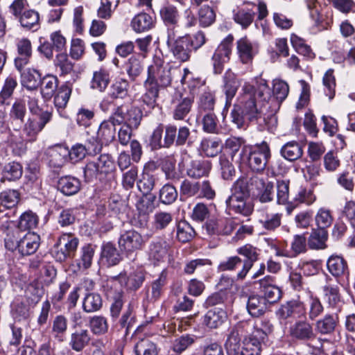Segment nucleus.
Returning a JSON list of instances; mask_svg holds the SVG:
<instances>
[{
  "label": "nucleus",
  "instance_id": "f257e3e1",
  "mask_svg": "<svg viewBox=\"0 0 355 355\" xmlns=\"http://www.w3.org/2000/svg\"><path fill=\"white\" fill-rule=\"evenodd\" d=\"M242 92L238 98L237 106L241 114L249 120H262L268 130L276 126V112L280 104L289 93L288 83L282 79L272 82V92L275 98L272 97L270 89L266 80L257 78L252 83H245Z\"/></svg>",
  "mask_w": 355,
  "mask_h": 355
},
{
  "label": "nucleus",
  "instance_id": "f03ea898",
  "mask_svg": "<svg viewBox=\"0 0 355 355\" xmlns=\"http://www.w3.org/2000/svg\"><path fill=\"white\" fill-rule=\"evenodd\" d=\"M262 328L256 329L252 334L243 339L245 329L243 323H238L230 330L225 343L227 355H260L261 342L272 331L273 326L268 321H262Z\"/></svg>",
  "mask_w": 355,
  "mask_h": 355
},
{
  "label": "nucleus",
  "instance_id": "7ed1b4c3",
  "mask_svg": "<svg viewBox=\"0 0 355 355\" xmlns=\"http://www.w3.org/2000/svg\"><path fill=\"white\" fill-rule=\"evenodd\" d=\"M271 157L268 144L263 141L254 145L244 146L236 163L248 166L254 172H262Z\"/></svg>",
  "mask_w": 355,
  "mask_h": 355
},
{
  "label": "nucleus",
  "instance_id": "20e7f679",
  "mask_svg": "<svg viewBox=\"0 0 355 355\" xmlns=\"http://www.w3.org/2000/svg\"><path fill=\"white\" fill-rule=\"evenodd\" d=\"M147 73V78L144 83L161 89L171 85L172 80L177 75H180L181 69L172 67L157 58L148 67Z\"/></svg>",
  "mask_w": 355,
  "mask_h": 355
},
{
  "label": "nucleus",
  "instance_id": "39448f33",
  "mask_svg": "<svg viewBox=\"0 0 355 355\" xmlns=\"http://www.w3.org/2000/svg\"><path fill=\"white\" fill-rule=\"evenodd\" d=\"M231 192V196L225 202L228 212L245 216H250L252 213L253 206L250 202L248 201L249 197L248 182L245 179H239L234 183Z\"/></svg>",
  "mask_w": 355,
  "mask_h": 355
},
{
  "label": "nucleus",
  "instance_id": "423d86ee",
  "mask_svg": "<svg viewBox=\"0 0 355 355\" xmlns=\"http://www.w3.org/2000/svg\"><path fill=\"white\" fill-rule=\"evenodd\" d=\"M290 335L295 339L303 341L317 340L315 345L309 344L312 348V354H320L322 352V342L324 340L316 337L312 324L306 319L296 321L289 329Z\"/></svg>",
  "mask_w": 355,
  "mask_h": 355
},
{
  "label": "nucleus",
  "instance_id": "0eeeda50",
  "mask_svg": "<svg viewBox=\"0 0 355 355\" xmlns=\"http://www.w3.org/2000/svg\"><path fill=\"white\" fill-rule=\"evenodd\" d=\"M115 170L114 161L109 154H102L98 158L89 161L84 168L86 181L101 179Z\"/></svg>",
  "mask_w": 355,
  "mask_h": 355
},
{
  "label": "nucleus",
  "instance_id": "6e6552de",
  "mask_svg": "<svg viewBox=\"0 0 355 355\" xmlns=\"http://www.w3.org/2000/svg\"><path fill=\"white\" fill-rule=\"evenodd\" d=\"M79 240L71 233L60 235L51 249V254L59 262L65 261L74 257Z\"/></svg>",
  "mask_w": 355,
  "mask_h": 355
},
{
  "label": "nucleus",
  "instance_id": "1a4fd4ad",
  "mask_svg": "<svg viewBox=\"0 0 355 355\" xmlns=\"http://www.w3.org/2000/svg\"><path fill=\"white\" fill-rule=\"evenodd\" d=\"M5 245L10 250L17 249L22 256H29L33 254L39 248L40 236L37 233L30 231L19 239H12L8 234L5 238Z\"/></svg>",
  "mask_w": 355,
  "mask_h": 355
},
{
  "label": "nucleus",
  "instance_id": "9d476101",
  "mask_svg": "<svg viewBox=\"0 0 355 355\" xmlns=\"http://www.w3.org/2000/svg\"><path fill=\"white\" fill-rule=\"evenodd\" d=\"M52 113H44L40 116L31 115L24 122L22 132L26 141H36L40 132L42 131L46 125L51 121Z\"/></svg>",
  "mask_w": 355,
  "mask_h": 355
},
{
  "label": "nucleus",
  "instance_id": "9b49d317",
  "mask_svg": "<svg viewBox=\"0 0 355 355\" xmlns=\"http://www.w3.org/2000/svg\"><path fill=\"white\" fill-rule=\"evenodd\" d=\"M143 113L137 107H132L125 110L123 106L116 107L112 112V120L118 125L124 124L137 129L141 121Z\"/></svg>",
  "mask_w": 355,
  "mask_h": 355
},
{
  "label": "nucleus",
  "instance_id": "f8f14e48",
  "mask_svg": "<svg viewBox=\"0 0 355 355\" xmlns=\"http://www.w3.org/2000/svg\"><path fill=\"white\" fill-rule=\"evenodd\" d=\"M233 41L234 37L230 34L220 42L215 50L212 56L214 71L215 73H221L223 70V64L230 60Z\"/></svg>",
  "mask_w": 355,
  "mask_h": 355
},
{
  "label": "nucleus",
  "instance_id": "ddd939ff",
  "mask_svg": "<svg viewBox=\"0 0 355 355\" xmlns=\"http://www.w3.org/2000/svg\"><path fill=\"white\" fill-rule=\"evenodd\" d=\"M177 133V127L174 125L168 124L165 127V135L162 144V138L163 128L157 127L153 132L151 137V145L155 148L170 147L174 142Z\"/></svg>",
  "mask_w": 355,
  "mask_h": 355
},
{
  "label": "nucleus",
  "instance_id": "4468645a",
  "mask_svg": "<svg viewBox=\"0 0 355 355\" xmlns=\"http://www.w3.org/2000/svg\"><path fill=\"white\" fill-rule=\"evenodd\" d=\"M236 49L241 62L248 64L252 62L254 57L258 53L259 45L245 36L236 42Z\"/></svg>",
  "mask_w": 355,
  "mask_h": 355
},
{
  "label": "nucleus",
  "instance_id": "2eb2a0df",
  "mask_svg": "<svg viewBox=\"0 0 355 355\" xmlns=\"http://www.w3.org/2000/svg\"><path fill=\"white\" fill-rule=\"evenodd\" d=\"M144 243L142 236L133 230L125 231L119 239L120 248L126 252H132L141 249Z\"/></svg>",
  "mask_w": 355,
  "mask_h": 355
},
{
  "label": "nucleus",
  "instance_id": "dca6fc26",
  "mask_svg": "<svg viewBox=\"0 0 355 355\" xmlns=\"http://www.w3.org/2000/svg\"><path fill=\"white\" fill-rule=\"evenodd\" d=\"M237 252L245 258L243 262L242 269L236 275L238 280H243L252 268L254 263L258 259L259 254L257 248L250 245L239 248Z\"/></svg>",
  "mask_w": 355,
  "mask_h": 355
},
{
  "label": "nucleus",
  "instance_id": "f3484780",
  "mask_svg": "<svg viewBox=\"0 0 355 355\" xmlns=\"http://www.w3.org/2000/svg\"><path fill=\"white\" fill-rule=\"evenodd\" d=\"M324 299L331 308H337L343 302L342 295L338 284L332 282V279L326 275V283L322 287Z\"/></svg>",
  "mask_w": 355,
  "mask_h": 355
},
{
  "label": "nucleus",
  "instance_id": "a211bd4d",
  "mask_svg": "<svg viewBox=\"0 0 355 355\" xmlns=\"http://www.w3.org/2000/svg\"><path fill=\"white\" fill-rule=\"evenodd\" d=\"M259 289L266 302L274 303L281 298V290L277 286L275 279L272 276L268 275L260 279Z\"/></svg>",
  "mask_w": 355,
  "mask_h": 355
},
{
  "label": "nucleus",
  "instance_id": "6ab92c4d",
  "mask_svg": "<svg viewBox=\"0 0 355 355\" xmlns=\"http://www.w3.org/2000/svg\"><path fill=\"white\" fill-rule=\"evenodd\" d=\"M119 125L114 120H112V114L107 120L103 121L99 125L96 138L98 141V144L102 148V145H109L112 143L116 135L115 126ZM96 144H98L96 142Z\"/></svg>",
  "mask_w": 355,
  "mask_h": 355
},
{
  "label": "nucleus",
  "instance_id": "aec40b11",
  "mask_svg": "<svg viewBox=\"0 0 355 355\" xmlns=\"http://www.w3.org/2000/svg\"><path fill=\"white\" fill-rule=\"evenodd\" d=\"M18 56L15 59V65L18 71L28 64L32 55V45L31 41L27 38L19 39L17 42Z\"/></svg>",
  "mask_w": 355,
  "mask_h": 355
},
{
  "label": "nucleus",
  "instance_id": "412c9836",
  "mask_svg": "<svg viewBox=\"0 0 355 355\" xmlns=\"http://www.w3.org/2000/svg\"><path fill=\"white\" fill-rule=\"evenodd\" d=\"M69 149L62 145H55L49 148L46 155L49 164L54 168L62 167L68 160Z\"/></svg>",
  "mask_w": 355,
  "mask_h": 355
},
{
  "label": "nucleus",
  "instance_id": "4be33fe9",
  "mask_svg": "<svg viewBox=\"0 0 355 355\" xmlns=\"http://www.w3.org/2000/svg\"><path fill=\"white\" fill-rule=\"evenodd\" d=\"M251 186L254 187L259 201L268 202L273 199V184L268 180L254 177L251 179Z\"/></svg>",
  "mask_w": 355,
  "mask_h": 355
},
{
  "label": "nucleus",
  "instance_id": "5701e85b",
  "mask_svg": "<svg viewBox=\"0 0 355 355\" xmlns=\"http://www.w3.org/2000/svg\"><path fill=\"white\" fill-rule=\"evenodd\" d=\"M338 323V314L327 313L316 321L315 329L321 335H330L335 331Z\"/></svg>",
  "mask_w": 355,
  "mask_h": 355
},
{
  "label": "nucleus",
  "instance_id": "b1692460",
  "mask_svg": "<svg viewBox=\"0 0 355 355\" xmlns=\"http://www.w3.org/2000/svg\"><path fill=\"white\" fill-rule=\"evenodd\" d=\"M91 340V335L87 329L75 328L70 336L69 345L77 352H81Z\"/></svg>",
  "mask_w": 355,
  "mask_h": 355
},
{
  "label": "nucleus",
  "instance_id": "393cba45",
  "mask_svg": "<svg viewBox=\"0 0 355 355\" xmlns=\"http://www.w3.org/2000/svg\"><path fill=\"white\" fill-rule=\"evenodd\" d=\"M174 58L180 62H184L189 60L192 49L189 45L187 37H180L178 42L168 46Z\"/></svg>",
  "mask_w": 355,
  "mask_h": 355
},
{
  "label": "nucleus",
  "instance_id": "a878e982",
  "mask_svg": "<svg viewBox=\"0 0 355 355\" xmlns=\"http://www.w3.org/2000/svg\"><path fill=\"white\" fill-rule=\"evenodd\" d=\"M177 76H180L181 84L188 88L191 93H194L197 89L205 84V81L201 77L187 67L181 69L180 75H177Z\"/></svg>",
  "mask_w": 355,
  "mask_h": 355
},
{
  "label": "nucleus",
  "instance_id": "bb28decb",
  "mask_svg": "<svg viewBox=\"0 0 355 355\" xmlns=\"http://www.w3.org/2000/svg\"><path fill=\"white\" fill-rule=\"evenodd\" d=\"M282 216L281 213L263 211L260 213L259 223L264 230L274 232L280 227Z\"/></svg>",
  "mask_w": 355,
  "mask_h": 355
},
{
  "label": "nucleus",
  "instance_id": "cd10ccee",
  "mask_svg": "<svg viewBox=\"0 0 355 355\" xmlns=\"http://www.w3.org/2000/svg\"><path fill=\"white\" fill-rule=\"evenodd\" d=\"M101 150V147L98 144H89L87 147L82 144L74 145L71 150L68 159L72 162H76L83 159L87 153L96 154Z\"/></svg>",
  "mask_w": 355,
  "mask_h": 355
},
{
  "label": "nucleus",
  "instance_id": "c85d7f7f",
  "mask_svg": "<svg viewBox=\"0 0 355 355\" xmlns=\"http://www.w3.org/2000/svg\"><path fill=\"white\" fill-rule=\"evenodd\" d=\"M324 310L320 298L311 291H307L306 315L311 320H315L320 316Z\"/></svg>",
  "mask_w": 355,
  "mask_h": 355
},
{
  "label": "nucleus",
  "instance_id": "c756f323",
  "mask_svg": "<svg viewBox=\"0 0 355 355\" xmlns=\"http://www.w3.org/2000/svg\"><path fill=\"white\" fill-rule=\"evenodd\" d=\"M124 282L125 277L123 273H120L118 276L109 277L104 285L107 295L111 297H121L123 288L125 286Z\"/></svg>",
  "mask_w": 355,
  "mask_h": 355
},
{
  "label": "nucleus",
  "instance_id": "7c9ffc66",
  "mask_svg": "<svg viewBox=\"0 0 355 355\" xmlns=\"http://www.w3.org/2000/svg\"><path fill=\"white\" fill-rule=\"evenodd\" d=\"M328 271L335 277L344 275L347 270V261L343 257L331 255L327 261Z\"/></svg>",
  "mask_w": 355,
  "mask_h": 355
},
{
  "label": "nucleus",
  "instance_id": "2f4dec72",
  "mask_svg": "<svg viewBox=\"0 0 355 355\" xmlns=\"http://www.w3.org/2000/svg\"><path fill=\"white\" fill-rule=\"evenodd\" d=\"M223 92L226 96V105H230L239 86L236 76L231 71H227L224 76Z\"/></svg>",
  "mask_w": 355,
  "mask_h": 355
},
{
  "label": "nucleus",
  "instance_id": "473e14b6",
  "mask_svg": "<svg viewBox=\"0 0 355 355\" xmlns=\"http://www.w3.org/2000/svg\"><path fill=\"white\" fill-rule=\"evenodd\" d=\"M40 83L41 74L36 69L28 68L21 73V85L28 90L36 89Z\"/></svg>",
  "mask_w": 355,
  "mask_h": 355
},
{
  "label": "nucleus",
  "instance_id": "72a5a7b5",
  "mask_svg": "<svg viewBox=\"0 0 355 355\" xmlns=\"http://www.w3.org/2000/svg\"><path fill=\"white\" fill-rule=\"evenodd\" d=\"M26 112L25 101L21 98L16 99L12 105L9 112L10 119L12 125L15 126V123L19 122V127H20V125L24 122Z\"/></svg>",
  "mask_w": 355,
  "mask_h": 355
},
{
  "label": "nucleus",
  "instance_id": "f704fd0d",
  "mask_svg": "<svg viewBox=\"0 0 355 355\" xmlns=\"http://www.w3.org/2000/svg\"><path fill=\"white\" fill-rule=\"evenodd\" d=\"M280 154L288 161H295L303 155L302 146L297 141H288L281 148Z\"/></svg>",
  "mask_w": 355,
  "mask_h": 355
},
{
  "label": "nucleus",
  "instance_id": "c9c22d12",
  "mask_svg": "<svg viewBox=\"0 0 355 355\" xmlns=\"http://www.w3.org/2000/svg\"><path fill=\"white\" fill-rule=\"evenodd\" d=\"M58 187L64 195L72 196L80 190V182L74 177L65 176L59 180Z\"/></svg>",
  "mask_w": 355,
  "mask_h": 355
},
{
  "label": "nucleus",
  "instance_id": "e433bc0d",
  "mask_svg": "<svg viewBox=\"0 0 355 355\" xmlns=\"http://www.w3.org/2000/svg\"><path fill=\"white\" fill-rule=\"evenodd\" d=\"M266 300L259 295H251L247 303L248 313L253 317H259L263 315L266 310Z\"/></svg>",
  "mask_w": 355,
  "mask_h": 355
},
{
  "label": "nucleus",
  "instance_id": "4c0bfd02",
  "mask_svg": "<svg viewBox=\"0 0 355 355\" xmlns=\"http://www.w3.org/2000/svg\"><path fill=\"white\" fill-rule=\"evenodd\" d=\"M110 80L109 72L103 69L94 71L90 82V87L103 92L107 88Z\"/></svg>",
  "mask_w": 355,
  "mask_h": 355
},
{
  "label": "nucleus",
  "instance_id": "58836bf2",
  "mask_svg": "<svg viewBox=\"0 0 355 355\" xmlns=\"http://www.w3.org/2000/svg\"><path fill=\"white\" fill-rule=\"evenodd\" d=\"M168 245L164 240L153 241L150 245L149 259L156 263L163 261L168 251Z\"/></svg>",
  "mask_w": 355,
  "mask_h": 355
},
{
  "label": "nucleus",
  "instance_id": "ea45409f",
  "mask_svg": "<svg viewBox=\"0 0 355 355\" xmlns=\"http://www.w3.org/2000/svg\"><path fill=\"white\" fill-rule=\"evenodd\" d=\"M72 92V84L66 82L58 89L54 97V104L58 110H63L67 105Z\"/></svg>",
  "mask_w": 355,
  "mask_h": 355
},
{
  "label": "nucleus",
  "instance_id": "a19ab883",
  "mask_svg": "<svg viewBox=\"0 0 355 355\" xmlns=\"http://www.w3.org/2000/svg\"><path fill=\"white\" fill-rule=\"evenodd\" d=\"M153 17L145 12H141L132 19L131 26L137 33H141L148 31L153 26Z\"/></svg>",
  "mask_w": 355,
  "mask_h": 355
},
{
  "label": "nucleus",
  "instance_id": "79ce46f5",
  "mask_svg": "<svg viewBox=\"0 0 355 355\" xmlns=\"http://www.w3.org/2000/svg\"><path fill=\"white\" fill-rule=\"evenodd\" d=\"M211 163L209 160H194L187 171L189 176L199 178L207 175L211 170Z\"/></svg>",
  "mask_w": 355,
  "mask_h": 355
},
{
  "label": "nucleus",
  "instance_id": "37998d69",
  "mask_svg": "<svg viewBox=\"0 0 355 355\" xmlns=\"http://www.w3.org/2000/svg\"><path fill=\"white\" fill-rule=\"evenodd\" d=\"M22 173V166L19 163L15 162H10L4 166L0 182L3 183L6 180L9 182L15 181L21 177Z\"/></svg>",
  "mask_w": 355,
  "mask_h": 355
},
{
  "label": "nucleus",
  "instance_id": "c03bdc74",
  "mask_svg": "<svg viewBox=\"0 0 355 355\" xmlns=\"http://www.w3.org/2000/svg\"><path fill=\"white\" fill-rule=\"evenodd\" d=\"M226 318L225 312L218 308L209 310L205 315L204 323L209 328H217L221 325Z\"/></svg>",
  "mask_w": 355,
  "mask_h": 355
},
{
  "label": "nucleus",
  "instance_id": "a18cd8bd",
  "mask_svg": "<svg viewBox=\"0 0 355 355\" xmlns=\"http://www.w3.org/2000/svg\"><path fill=\"white\" fill-rule=\"evenodd\" d=\"M41 94L45 98H51L58 87L57 76L47 74L41 78Z\"/></svg>",
  "mask_w": 355,
  "mask_h": 355
},
{
  "label": "nucleus",
  "instance_id": "49530a36",
  "mask_svg": "<svg viewBox=\"0 0 355 355\" xmlns=\"http://www.w3.org/2000/svg\"><path fill=\"white\" fill-rule=\"evenodd\" d=\"M20 193L17 190L8 189L0 193V212L3 211L1 207L11 209L19 202Z\"/></svg>",
  "mask_w": 355,
  "mask_h": 355
},
{
  "label": "nucleus",
  "instance_id": "de8ad7c7",
  "mask_svg": "<svg viewBox=\"0 0 355 355\" xmlns=\"http://www.w3.org/2000/svg\"><path fill=\"white\" fill-rule=\"evenodd\" d=\"M101 257L105 259L108 266L117 265L121 260V256L115 245L111 243L103 245Z\"/></svg>",
  "mask_w": 355,
  "mask_h": 355
},
{
  "label": "nucleus",
  "instance_id": "09e8293b",
  "mask_svg": "<svg viewBox=\"0 0 355 355\" xmlns=\"http://www.w3.org/2000/svg\"><path fill=\"white\" fill-rule=\"evenodd\" d=\"M67 320L63 315H57L52 324L51 334L53 337L58 342H63L67 330Z\"/></svg>",
  "mask_w": 355,
  "mask_h": 355
},
{
  "label": "nucleus",
  "instance_id": "8fccbe9b",
  "mask_svg": "<svg viewBox=\"0 0 355 355\" xmlns=\"http://www.w3.org/2000/svg\"><path fill=\"white\" fill-rule=\"evenodd\" d=\"M103 305L101 296L96 293H88L83 301V309L86 313L98 311Z\"/></svg>",
  "mask_w": 355,
  "mask_h": 355
},
{
  "label": "nucleus",
  "instance_id": "3c124183",
  "mask_svg": "<svg viewBox=\"0 0 355 355\" xmlns=\"http://www.w3.org/2000/svg\"><path fill=\"white\" fill-rule=\"evenodd\" d=\"M199 150L207 157H216L221 151L220 143L216 139L205 138L200 142Z\"/></svg>",
  "mask_w": 355,
  "mask_h": 355
},
{
  "label": "nucleus",
  "instance_id": "603ef678",
  "mask_svg": "<svg viewBox=\"0 0 355 355\" xmlns=\"http://www.w3.org/2000/svg\"><path fill=\"white\" fill-rule=\"evenodd\" d=\"M193 101L194 98L192 96L182 98L173 110V118L175 120H183L190 112Z\"/></svg>",
  "mask_w": 355,
  "mask_h": 355
},
{
  "label": "nucleus",
  "instance_id": "864d4df0",
  "mask_svg": "<svg viewBox=\"0 0 355 355\" xmlns=\"http://www.w3.org/2000/svg\"><path fill=\"white\" fill-rule=\"evenodd\" d=\"M129 83L127 80L119 79L115 80L110 86L108 95L113 99L124 98L128 94Z\"/></svg>",
  "mask_w": 355,
  "mask_h": 355
},
{
  "label": "nucleus",
  "instance_id": "5fc2aeb1",
  "mask_svg": "<svg viewBox=\"0 0 355 355\" xmlns=\"http://www.w3.org/2000/svg\"><path fill=\"white\" fill-rule=\"evenodd\" d=\"M327 239V232L322 229L313 230L309 240L308 245L311 249H324Z\"/></svg>",
  "mask_w": 355,
  "mask_h": 355
},
{
  "label": "nucleus",
  "instance_id": "6e6d98bb",
  "mask_svg": "<svg viewBox=\"0 0 355 355\" xmlns=\"http://www.w3.org/2000/svg\"><path fill=\"white\" fill-rule=\"evenodd\" d=\"M135 352L137 355H157L158 349L157 345L146 338L139 340L135 346Z\"/></svg>",
  "mask_w": 355,
  "mask_h": 355
},
{
  "label": "nucleus",
  "instance_id": "4d7b16f0",
  "mask_svg": "<svg viewBox=\"0 0 355 355\" xmlns=\"http://www.w3.org/2000/svg\"><path fill=\"white\" fill-rule=\"evenodd\" d=\"M144 87L145 93L141 96V101L149 108H154L157 105L160 89L145 83H144Z\"/></svg>",
  "mask_w": 355,
  "mask_h": 355
},
{
  "label": "nucleus",
  "instance_id": "13d9d810",
  "mask_svg": "<svg viewBox=\"0 0 355 355\" xmlns=\"http://www.w3.org/2000/svg\"><path fill=\"white\" fill-rule=\"evenodd\" d=\"M125 277V286L130 290L138 289L144 282V275L141 270H136L130 272L128 275L123 273Z\"/></svg>",
  "mask_w": 355,
  "mask_h": 355
},
{
  "label": "nucleus",
  "instance_id": "bf43d9fd",
  "mask_svg": "<svg viewBox=\"0 0 355 355\" xmlns=\"http://www.w3.org/2000/svg\"><path fill=\"white\" fill-rule=\"evenodd\" d=\"M254 12L252 10H245L243 8H238L233 11V19L234 21L240 24L243 28H248L252 22Z\"/></svg>",
  "mask_w": 355,
  "mask_h": 355
},
{
  "label": "nucleus",
  "instance_id": "052dcab7",
  "mask_svg": "<svg viewBox=\"0 0 355 355\" xmlns=\"http://www.w3.org/2000/svg\"><path fill=\"white\" fill-rule=\"evenodd\" d=\"M17 86V81L15 77L10 76L6 78L0 92V104H5L6 101L11 98Z\"/></svg>",
  "mask_w": 355,
  "mask_h": 355
},
{
  "label": "nucleus",
  "instance_id": "680f3d73",
  "mask_svg": "<svg viewBox=\"0 0 355 355\" xmlns=\"http://www.w3.org/2000/svg\"><path fill=\"white\" fill-rule=\"evenodd\" d=\"M193 228L185 220L180 221L177 225V239L182 243H186L194 236Z\"/></svg>",
  "mask_w": 355,
  "mask_h": 355
},
{
  "label": "nucleus",
  "instance_id": "e2e57ef3",
  "mask_svg": "<svg viewBox=\"0 0 355 355\" xmlns=\"http://www.w3.org/2000/svg\"><path fill=\"white\" fill-rule=\"evenodd\" d=\"M333 222V217L329 209L320 208L315 216V223L318 229L325 230Z\"/></svg>",
  "mask_w": 355,
  "mask_h": 355
},
{
  "label": "nucleus",
  "instance_id": "0e129e2a",
  "mask_svg": "<svg viewBox=\"0 0 355 355\" xmlns=\"http://www.w3.org/2000/svg\"><path fill=\"white\" fill-rule=\"evenodd\" d=\"M244 144L245 140L241 137H232L225 141V148L229 151L234 162H236V159L239 158V154L237 155V153L245 146Z\"/></svg>",
  "mask_w": 355,
  "mask_h": 355
},
{
  "label": "nucleus",
  "instance_id": "69168bd1",
  "mask_svg": "<svg viewBox=\"0 0 355 355\" xmlns=\"http://www.w3.org/2000/svg\"><path fill=\"white\" fill-rule=\"evenodd\" d=\"M118 3L119 0H101V5L97 10L98 17L104 19L111 18Z\"/></svg>",
  "mask_w": 355,
  "mask_h": 355
},
{
  "label": "nucleus",
  "instance_id": "338daca9",
  "mask_svg": "<svg viewBox=\"0 0 355 355\" xmlns=\"http://www.w3.org/2000/svg\"><path fill=\"white\" fill-rule=\"evenodd\" d=\"M37 224V216L33 211H28L21 215L18 227L21 230H26L36 227Z\"/></svg>",
  "mask_w": 355,
  "mask_h": 355
},
{
  "label": "nucleus",
  "instance_id": "774afa93",
  "mask_svg": "<svg viewBox=\"0 0 355 355\" xmlns=\"http://www.w3.org/2000/svg\"><path fill=\"white\" fill-rule=\"evenodd\" d=\"M160 15L166 25L174 26L178 23L179 19L178 11L177 8L172 5L163 7L160 10Z\"/></svg>",
  "mask_w": 355,
  "mask_h": 355
}]
</instances>
